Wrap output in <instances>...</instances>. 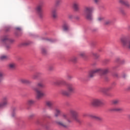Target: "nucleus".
<instances>
[{"label": "nucleus", "instance_id": "1", "mask_svg": "<svg viewBox=\"0 0 130 130\" xmlns=\"http://www.w3.org/2000/svg\"><path fill=\"white\" fill-rule=\"evenodd\" d=\"M70 114L72 116H69L67 114H63L62 115V120L57 122V123L63 127H68L69 123L73 122V120H75L77 122L81 123V120L78 118V112L74 110H70Z\"/></svg>", "mask_w": 130, "mask_h": 130}, {"label": "nucleus", "instance_id": "2", "mask_svg": "<svg viewBox=\"0 0 130 130\" xmlns=\"http://www.w3.org/2000/svg\"><path fill=\"white\" fill-rule=\"evenodd\" d=\"M109 73V69L106 68L105 69H101L100 68L96 69L90 71L88 74L89 78H93L95 76V74H102V75H106Z\"/></svg>", "mask_w": 130, "mask_h": 130}, {"label": "nucleus", "instance_id": "3", "mask_svg": "<svg viewBox=\"0 0 130 130\" xmlns=\"http://www.w3.org/2000/svg\"><path fill=\"white\" fill-rule=\"evenodd\" d=\"M94 8L91 7H86L84 9V16L85 19L88 21H92L93 20V11Z\"/></svg>", "mask_w": 130, "mask_h": 130}, {"label": "nucleus", "instance_id": "4", "mask_svg": "<svg viewBox=\"0 0 130 130\" xmlns=\"http://www.w3.org/2000/svg\"><path fill=\"white\" fill-rule=\"evenodd\" d=\"M73 93H75V86L72 83H69L67 85V90H62L61 91V94L64 96H70Z\"/></svg>", "mask_w": 130, "mask_h": 130}, {"label": "nucleus", "instance_id": "5", "mask_svg": "<svg viewBox=\"0 0 130 130\" xmlns=\"http://www.w3.org/2000/svg\"><path fill=\"white\" fill-rule=\"evenodd\" d=\"M42 8H43V4H40L37 6L35 8V10L36 11L39 18L42 19L43 18V13H42Z\"/></svg>", "mask_w": 130, "mask_h": 130}, {"label": "nucleus", "instance_id": "6", "mask_svg": "<svg viewBox=\"0 0 130 130\" xmlns=\"http://www.w3.org/2000/svg\"><path fill=\"white\" fill-rule=\"evenodd\" d=\"M34 91H35L37 93V99H41L42 97H44V96H45V93L41 91L40 90L39 88L38 87H34L32 88Z\"/></svg>", "mask_w": 130, "mask_h": 130}, {"label": "nucleus", "instance_id": "7", "mask_svg": "<svg viewBox=\"0 0 130 130\" xmlns=\"http://www.w3.org/2000/svg\"><path fill=\"white\" fill-rule=\"evenodd\" d=\"M91 106L97 107L102 104V101L99 99H93L90 102Z\"/></svg>", "mask_w": 130, "mask_h": 130}, {"label": "nucleus", "instance_id": "8", "mask_svg": "<svg viewBox=\"0 0 130 130\" xmlns=\"http://www.w3.org/2000/svg\"><path fill=\"white\" fill-rule=\"evenodd\" d=\"M73 7L75 12L80 11V3L77 1H75L73 3Z\"/></svg>", "mask_w": 130, "mask_h": 130}, {"label": "nucleus", "instance_id": "9", "mask_svg": "<svg viewBox=\"0 0 130 130\" xmlns=\"http://www.w3.org/2000/svg\"><path fill=\"white\" fill-rule=\"evenodd\" d=\"M8 104V98L7 96H5L2 99V103H0V108L2 107H5V106H7Z\"/></svg>", "mask_w": 130, "mask_h": 130}, {"label": "nucleus", "instance_id": "10", "mask_svg": "<svg viewBox=\"0 0 130 130\" xmlns=\"http://www.w3.org/2000/svg\"><path fill=\"white\" fill-rule=\"evenodd\" d=\"M19 82L21 83L22 84H25V85H29L31 84V81L28 79H24V78H20L19 79Z\"/></svg>", "mask_w": 130, "mask_h": 130}, {"label": "nucleus", "instance_id": "11", "mask_svg": "<svg viewBox=\"0 0 130 130\" xmlns=\"http://www.w3.org/2000/svg\"><path fill=\"white\" fill-rule=\"evenodd\" d=\"M54 84L56 86H64L67 82L64 80H58L55 81Z\"/></svg>", "mask_w": 130, "mask_h": 130}, {"label": "nucleus", "instance_id": "12", "mask_svg": "<svg viewBox=\"0 0 130 130\" xmlns=\"http://www.w3.org/2000/svg\"><path fill=\"white\" fill-rule=\"evenodd\" d=\"M54 116L58 117L61 114V110L59 108H55L54 109Z\"/></svg>", "mask_w": 130, "mask_h": 130}, {"label": "nucleus", "instance_id": "13", "mask_svg": "<svg viewBox=\"0 0 130 130\" xmlns=\"http://www.w3.org/2000/svg\"><path fill=\"white\" fill-rule=\"evenodd\" d=\"M90 117L93 119H95V120H98V121H102L103 120V118L97 115H91Z\"/></svg>", "mask_w": 130, "mask_h": 130}, {"label": "nucleus", "instance_id": "14", "mask_svg": "<svg viewBox=\"0 0 130 130\" xmlns=\"http://www.w3.org/2000/svg\"><path fill=\"white\" fill-rule=\"evenodd\" d=\"M51 17L54 20L57 19V12H56V10L53 9L52 10Z\"/></svg>", "mask_w": 130, "mask_h": 130}, {"label": "nucleus", "instance_id": "15", "mask_svg": "<svg viewBox=\"0 0 130 130\" xmlns=\"http://www.w3.org/2000/svg\"><path fill=\"white\" fill-rule=\"evenodd\" d=\"M16 63H14V62H11L10 63L8 64V68L9 70H15L16 69Z\"/></svg>", "mask_w": 130, "mask_h": 130}, {"label": "nucleus", "instance_id": "16", "mask_svg": "<svg viewBox=\"0 0 130 130\" xmlns=\"http://www.w3.org/2000/svg\"><path fill=\"white\" fill-rule=\"evenodd\" d=\"M111 111H115L116 112H121V111H123V109L120 107H115L111 109Z\"/></svg>", "mask_w": 130, "mask_h": 130}, {"label": "nucleus", "instance_id": "17", "mask_svg": "<svg viewBox=\"0 0 130 130\" xmlns=\"http://www.w3.org/2000/svg\"><path fill=\"white\" fill-rule=\"evenodd\" d=\"M46 104L50 109H52L53 107V102L52 101H47L46 103Z\"/></svg>", "mask_w": 130, "mask_h": 130}, {"label": "nucleus", "instance_id": "18", "mask_svg": "<svg viewBox=\"0 0 130 130\" xmlns=\"http://www.w3.org/2000/svg\"><path fill=\"white\" fill-rule=\"evenodd\" d=\"M13 41H14L13 40L9 39V38H8V37H4L2 40V42L3 43L13 42Z\"/></svg>", "mask_w": 130, "mask_h": 130}, {"label": "nucleus", "instance_id": "19", "mask_svg": "<svg viewBox=\"0 0 130 130\" xmlns=\"http://www.w3.org/2000/svg\"><path fill=\"white\" fill-rule=\"evenodd\" d=\"M34 103H35V101L32 99L28 100L26 102L27 105H28L29 106H31Z\"/></svg>", "mask_w": 130, "mask_h": 130}, {"label": "nucleus", "instance_id": "20", "mask_svg": "<svg viewBox=\"0 0 130 130\" xmlns=\"http://www.w3.org/2000/svg\"><path fill=\"white\" fill-rule=\"evenodd\" d=\"M111 90V87H108L106 88H103L101 89V92L103 93H105L106 92H108V91H110Z\"/></svg>", "mask_w": 130, "mask_h": 130}, {"label": "nucleus", "instance_id": "21", "mask_svg": "<svg viewBox=\"0 0 130 130\" xmlns=\"http://www.w3.org/2000/svg\"><path fill=\"white\" fill-rule=\"evenodd\" d=\"M42 74L40 72H38L32 75V79L34 80H36L38 78V77H40V76H41Z\"/></svg>", "mask_w": 130, "mask_h": 130}, {"label": "nucleus", "instance_id": "22", "mask_svg": "<svg viewBox=\"0 0 130 130\" xmlns=\"http://www.w3.org/2000/svg\"><path fill=\"white\" fill-rule=\"evenodd\" d=\"M69 28H70V25L69 24L67 23H64L63 25V29L64 31H68V30H69Z\"/></svg>", "mask_w": 130, "mask_h": 130}, {"label": "nucleus", "instance_id": "23", "mask_svg": "<svg viewBox=\"0 0 130 130\" xmlns=\"http://www.w3.org/2000/svg\"><path fill=\"white\" fill-rule=\"evenodd\" d=\"M77 59H78L76 58V57L74 56L69 58V61H72V62H76Z\"/></svg>", "mask_w": 130, "mask_h": 130}, {"label": "nucleus", "instance_id": "24", "mask_svg": "<svg viewBox=\"0 0 130 130\" xmlns=\"http://www.w3.org/2000/svg\"><path fill=\"white\" fill-rule=\"evenodd\" d=\"M37 87L39 88H43L45 87V85L42 82H39L37 84Z\"/></svg>", "mask_w": 130, "mask_h": 130}, {"label": "nucleus", "instance_id": "25", "mask_svg": "<svg viewBox=\"0 0 130 130\" xmlns=\"http://www.w3.org/2000/svg\"><path fill=\"white\" fill-rule=\"evenodd\" d=\"M30 43L29 42H23L20 44V46H27V45H29Z\"/></svg>", "mask_w": 130, "mask_h": 130}, {"label": "nucleus", "instance_id": "26", "mask_svg": "<svg viewBox=\"0 0 130 130\" xmlns=\"http://www.w3.org/2000/svg\"><path fill=\"white\" fill-rule=\"evenodd\" d=\"M112 104L114 105H118V104H119V100H115L112 101Z\"/></svg>", "mask_w": 130, "mask_h": 130}, {"label": "nucleus", "instance_id": "27", "mask_svg": "<svg viewBox=\"0 0 130 130\" xmlns=\"http://www.w3.org/2000/svg\"><path fill=\"white\" fill-rule=\"evenodd\" d=\"M92 55H93V56H94V57H95V58H98V57H99V56H100V55H99V54H98V53H95V52H92Z\"/></svg>", "mask_w": 130, "mask_h": 130}, {"label": "nucleus", "instance_id": "28", "mask_svg": "<svg viewBox=\"0 0 130 130\" xmlns=\"http://www.w3.org/2000/svg\"><path fill=\"white\" fill-rule=\"evenodd\" d=\"M99 22H102L104 21V18L103 16H100L98 18Z\"/></svg>", "mask_w": 130, "mask_h": 130}, {"label": "nucleus", "instance_id": "29", "mask_svg": "<svg viewBox=\"0 0 130 130\" xmlns=\"http://www.w3.org/2000/svg\"><path fill=\"white\" fill-rule=\"evenodd\" d=\"M126 8H130V4L128 2H125L124 4Z\"/></svg>", "mask_w": 130, "mask_h": 130}, {"label": "nucleus", "instance_id": "30", "mask_svg": "<svg viewBox=\"0 0 130 130\" xmlns=\"http://www.w3.org/2000/svg\"><path fill=\"white\" fill-rule=\"evenodd\" d=\"M8 58V56L6 55H3L0 57V59L1 60H4V59H7Z\"/></svg>", "mask_w": 130, "mask_h": 130}, {"label": "nucleus", "instance_id": "31", "mask_svg": "<svg viewBox=\"0 0 130 130\" xmlns=\"http://www.w3.org/2000/svg\"><path fill=\"white\" fill-rule=\"evenodd\" d=\"M111 23V20H107L105 21V25H109Z\"/></svg>", "mask_w": 130, "mask_h": 130}, {"label": "nucleus", "instance_id": "32", "mask_svg": "<svg viewBox=\"0 0 130 130\" xmlns=\"http://www.w3.org/2000/svg\"><path fill=\"white\" fill-rule=\"evenodd\" d=\"M100 2H101V0H93V2L95 5H99V4H100Z\"/></svg>", "mask_w": 130, "mask_h": 130}, {"label": "nucleus", "instance_id": "33", "mask_svg": "<svg viewBox=\"0 0 130 130\" xmlns=\"http://www.w3.org/2000/svg\"><path fill=\"white\" fill-rule=\"evenodd\" d=\"M85 55H86L85 52H81L80 54V56H81V57H85Z\"/></svg>", "mask_w": 130, "mask_h": 130}, {"label": "nucleus", "instance_id": "34", "mask_svg": "<svg viewBox=\"0 0 130 130\" xmlns=\"http://www.w3.org/2000/svg\"><path fill=\"white\" fill-rule=\"evenodd\" d=\"M60 3V0H56L55 2V6H58Z\"/></svg>", "mask_w": 130, "mask_h": 130}, {"label": "nucleus", "instance_id": "35", "mask_svg": "<svg viewBox=\"0 0 130 130\" xmlns=\"http://www.w3.org/2000/svg\"><path fill=\"white\" fill-rule=\"evenodd\" d=\"M73 77L71 75H67V80H72Z\"/></svg>", "mask_w": 130, "mask_h": 130}, {"label": "nucleus", "instance_id": "36", "mask_svg": "<svg viewBox=\"0 0 130 130\" xmlns=\"http://www.w3.org/2000/svg\"><path fill=\"white\" fill-rule=\"evenodd\" d=\"M68 18L69 19H73V18H74V16L73 15H72V14H69L68 15Z\"/></svg>", "mask_w": 130, "mask_h": 130}, {"label": "nucleus", "instance_id": "37", "mask_svg": "<svg viewBox=\"0 0 130 130\" xmlns=\"http://www.w3.org/2000/svg\"><path fill=\"white\" fill-rule=\"evenodd\" d=\"M125 2H124L123 0H119V3H120V4H122V5H124Z\"/></svg>", "mask_w": 130, "mask_h": 130}, {"label": "nucleus", "instance_id": "38", "mask_svg": "<svg viewBox=\"0 0 130 130\" xmlns=\"http://www.w3.org/2000/svg\"><path fill=\"white\" fill-rule=\"evenodd\" d=\"M53 69H54V67H53V66H49V71H52V70H53Z\"/></svg>", "mask_w": 130, "mask_h": 130}, {"label": "nucleus", "instance_id": "39", "mask_svg": "<svg viewBox=\"0 0 130 130\" xmlns=\"http://www.w3.org/2000/svg\"><path fill=\"white\" fill-rule=\"evenodd\" d=\"M120 12L123 15H124V14H125V13L124 12V11L123 10H122V9H120Z\"/></svg>", "mask_w": 130, "mask_h": 130}, {"label": "nucleus", "instance_id": "40", "mask_svg": "<svg viewBox=\"0 0 130 130\" xmlns=\"http://www.w3.org/2000/svg\"><path fill=\"white\" fill-rule=\"evenodd\" d=\"M3 77H4V74H3V73L0 72V80L1 79H3Z\"/></svg>", "mask_w": 130, "mask_h": 130}, {"label": "nucleus", "instance_id": "41", "mask_svg": "<svg viewBox=\"0 0 130 130\" xmlns=\"http://www.w3.org/2000/svg\"><path fill=\"white\" fill-rule=\"evenodd\" d=\"M42 51L43 53H45V52H46V51L45 49H43L42 50Z\"/></svg>", "mask_w": 130, "mask_h": 130}, {"label": "nucleus", "instance_id": "42", "mask_svg": "<svg viewBox=\"0 0 130 130\" xmlns=\"http://www.w3.org/2000/svg\"><path fill=\"white\" fill-rule=\"evenodd\" d=\"M16 30H19V31H21V27H16Z\"/></svg>", "mask_w": 130, "mask_h": 130}, {"label": "nucleus", "instance_id": "43", "mask_svg": "<svg viewBox=\"0 0 130 130\" xmlns=\"http://www.w3.org/2000/svg\"><path fill=\"white\" fill-rule=\"evenodd\" d=\"M123 78H125V77H126V74H123L122 75Z\"/></svg>", "mask_w": 130, "mask_h": 130}, {"label": "nucleus", "instance_id": "44", "mask_svg": "<svg viewBox=\"0 0 130 130\" xmlns=\"http://www.w3.org/2000/svg\"><path fill=\"white\" fill-rule=\"evenodd\" d=\"M128 29L130 30V25L128 26Z\"/></svg>", "mask_w": 130, "mask_h": 130}, {"label": "nucleus", "instance_id": "45", "mask_svg": "<svg viewBox=\"0 0 130 130\" xmlns=\"http://www.w3.org/2000/svg\"><path fill=\"white\" fill-rule=\"evenodd\" d=\"M12 116L13 117L15 116V114H12Z\"/></svg>", "mask_w": 130, "mask_h": 130}, {"label": "nucleus", "instance_id": "46", "mask_svg": "<svg viewBox=\"0 0 130 130\" xmlns=\"http://www.w3.org/2000/svg\"><path fill=\"white\" fill-rule=\"evenodd\" d=\"M7 48H10V46H6Z\"/></svg>", "mask_w": 130, "mask_h": 130}, {"label": "nucleus", "instance_id": "47", "mask_svg": "<svg viewBox=\"0 0 130 130\" xmlns=\"http://www.w3.org/2000/svg\"><path fill=\"white\" fill-rule=\"evenodd\" d=\"M106 61L108 62V61H109V59H106Z\"/></svg>", "mask_w": 130, "mask_h": 130}, {"label": "nucleus", "instance_id": "48", "mask_svg": "<svg viewBox=\"0 0 130 130\" xmlns=\"http://www.w3.org/2000/svg\"><path fill=\"white\" fill-rule=\"evenodd\" d=\"M128 90H130V86L128 87Z\"/></svg>", "mask_w": 130, "mask_h": 130}, {"label": "nucleus", "instance_id": "49", "mask_svg": "<svg viewBox=\"0 0 130 130\" xmlns=\"http://www.w3.org/2000/svg\"><path fill=\"white\" fill-rule=\"evenodd\" d=\"M128 118L130 119V115H128Z\"/></svg>", "mask_w": 130, "mask_h": 130}, {"label": "nucleus", "instance_id": "50", "mask_svg": "<svg viewBox=\"0 0 130 130\" xmlns=\"http://www.w3.org/2000/svg\"><path fill=\"white\" fill-rule=\"evenodd\" d=\"M30 116H34V115H30Z\"/></svg>", "mask_w": 130, "mask_h": 130}, {"label": "nucleus", "instance_id": "51", "mask_svg": "<svg viewBox=\"0 0 130 130\" xmlns=\"http://www.w3.org/2000/svg\"><path fill=\"white\" fill-rule=\"evenodd\" d=\"M117 59H119V58H117Z\"/></svg>", "mask_w": 130, "mask_h": 130}]
</instances>
